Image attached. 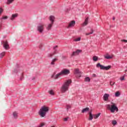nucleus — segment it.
<instances>
[{
  "label": "nucleus",
  "instance_id": "obj_22",
  "mask_svg": "<svg viewBox=\"0 0 127 127\" xmlns=\"http://www.w3.org/2000/svg\"><path fill=\"white\" fill-rule=\"evenodd\" d=\"M92 59L93 60V61H94L95 62L98 61V57L97 56H94L93 58H92Z\"/></svg>",
  "mask_w": 127,
  "mask_h": 127
},
{
  "label": "nucleus",
  "instance_id": "obj_4",
  "mask_svg": "<svg viewBox=\"0 0 127 127\" xmlns=\"http://www.w3.org/2000/svg\"><path fill=\"white\" fill-rule=\"evenodd\" d=\"M112 104V105L110 104H107L106 105V108L110 110L111 112V113H115V111H116V112H119V109L118 108V107L116 106V104L111 103Z\"/></svg>",
  "mask_w": 127,
  "mask_h": 127
},
{
  "label": "nucleus",
  "instance_id": "obj_8",
  "mask_svg": "<svg viewBox=\"0 0 127 127\" xmlns=\"http://www.w3.org/2000/svg\"><path fill=\"white\" fill-rule=\"evenodd\" d=\"M1 44H3V47L6 50L9 49V45H8V42H7V41H3L1 42Z\"/></svg>",
  "mask_w": 127,
  "mask_h": 127
},
{
  "label": "nucleus",
  "instance_id": "obj_24",
  "mask_svg": "<svg viewBox=\"0 0 127 127\" xmlns=\"http://www.w3.org/2000/svg\"><path fill=\"white\" fill-rule=\"evenodd\" d=\"M85 82H90L91 81V79L89 77H87L85 78Z\"/></svg>",
  "mask_w": 127,
  "mask_h": 127
},
{
  "label": "nucleus",
  "instance_id": "obj_43",
  "mask_svg": "<svg viewBox=\"0 0 127 127\" xmlns=\"http://www.w3.org/2000/svg\"><path fill=\"white\" fill-rule=\"evenodd\" d=\"M92 76H93V77H97V75H96L95 74H93L92 75Z\"/></svg>",
  "mask_w": 127,
  "mask_h": 127
},
{
  "label": "nucleus",
  "instance_id": "obj_26",
  "mask_svg": "<svg viewBox=\"0 0 127 127\" xmlns=\"http://www.w3.org/2000/svg\"><path fill=\"white\" fill-rule=\"evenodd\" d=\"M5 54V52H2L0 54V58H2L3 56H4Z\"/></svg>",
  "mask_w": 127,
  "mask_h": 127
},
{
  "label": "nucleus",
  "instance_id": "obj_46",
  "mask_svg": "<svg viewBox=\"0 0 127 127\" xmlns=\"http://www.w3.org/2000/svg\"><path fill=\"white\" fill-rule=\"evenodd\" d=\"M1 27V25L0 24V29Z\"/></svg>",
  "mask_w": 127,
  "mask_h": 127
},
{
  "label": "nucleus",
  "instance_id": "obj_44",
  "mask_svg": "<svg viewBox=\"0 0 127 127\" xmlns=\"http://www.w3.org/2000/svg\"><path fill=\"white\" fill-rule=\"evenodd\" d=\"M32 80H35V77H33L32 79Z\"/></svg>",
  "mask_w": 127,
  "mask_h": 127
},
{
  "label": "nucleus",
  "instance_id": "obj_13",
  "mask_svg": "<svg viewBox=\"0 0 127 127\" xmlns=\"http://www.w3.org/2000/svg\"><path fill=\"white\" fill-rule=\"evenodd\" d=\"M110 97V94L105 93L103 96V99L104 101H108L109 100V97Z\"/></svg>",
  "mask_w": 127,
  "mask_h": 127
},
{
  "label": "nucleus",
  "instance_id": "obj_25",
  "mask_svg": "<svg viewBox=\"0 0 127 127\" xmlns=\"http://www.w3.org/2000/svg\"><path fill=\"white\" fill-rule=\"evenodd\" d=\"M91 32L90 33H86L85 35H90V34H93V33H94V30L91 29Z\"/></svg>",
  "mask_w": 127,
  "mask_h": 127
},
{
  "label": "nucleus",
  "instance_id": "obj_3",
  "mask_svg": "<svg viewBox=\"0 0 127 127\" xmlns=\"http://www.w3.org/2000/svg\"><path fill=\"white\" fill-rule=\"evenodd\" d=\"M49 112V107L46 106H42L39 111V115L41 118H44L46 114Z\"/></svg>",
  "mask_w": 127,
  "mask_h": 127
},
{
  "label": "nucleus",
  "instance_id": "obj_15",
  "mask_svg": "<svg viewBox=\"0 0 127 127\" xmlns=\"http://www.w3.org/2000/svg\"><path fill=\"white\" fill-rule=\"evenodd\" d=\"M89 118L88 119L89 121H92L93 120V117H94V115L92 114V111H90L89 112Z\"/></svg>",
  "mask_w": 127,
  "mask_h": 127
},
{
  "label": "nucleus",
  "instance_id": "obj_29",
  "mask_svg": "<svg viewBox=\"0 0 127 127\" xmlns=\"http://www.w3.org/2000/svg\"><path fill=\"white\" fill-rule=\"evenodd\" d=\"M112 125H113L114 126H116V125H117V121L116 120L113 121Z\"/></svg>",
  "mask_w": 127,
  "mask_h": 127
},
{
  "label": "nucleus",
  "instance_id": "obj_14",
  "mask_svg": "<svg viewBox=\"0 0 127 127\" xmlns=\"http://www.w3.org/2000/svg\"><path fill=\"white\" fill-rule=\"evenodd\" d=\"M89 20V17H87L85 19L83 23L82 24V26H86L88 24V21Z\"/></svg>",
  "mask_w": 127,
  "mask_h": 127
},
{
  "label": "nucleus",
  "instance_id": "obj_11",
  "mask_svg": "<svg viewBox=\"0 0 127 127\" xmlns=\"http://www.w3.org/2000/svg\"><path fill=\"white\" fill-rule=\"evenodd\" d=\"M74 74H79L78 77H81V74H82V72L80 71L79 68H75L74 69Z\"/></svg>",
  "mask_w": 127,
  "mask_h": 127
},
{
  "label": "nucleus",
  "instance_id": "obj_39",
  "mask_svg": "<svg viewBox=\"0 0 127 127\" xmlns=\"http://www.w3.org/2000/svg\"><path fill=\"white\" fill-rule=\"evenodd\" d=\"M122 42H127V40H121Z\"/></svg>",
  "mask_w": 127,
  "mask_h": 127
},
{
  "label": "nucleus",
  "instance_id": "obj_49",
  "mask_svg": "<svg viewBox=\"0 0 127 127\" xmlns=\"http://www.w3.org/2000/svg\"><path fill=\"white\" fill-rule=\"evenodd\" d=\"M15 73H16V71H15Z\"/></svg>",
  "mask_w": 127,
  "mask_h": 127
},
{
  "label": "nucleus",
  "instance_id": "obj_38",
  "mask_svg": "<svg viewBox=\"0 0 127 127\" xmlns=\"http://www.w3.org/2000/svg\"><path fill=\"white\" fill-rule=\"evenodd\" d=\"M53 55H54L53 53L49 54V57L51 58V57H52V56H53Z\"/></svg>",
  "mask_w": 127,
  "mask_h": 127
},
{
  "label": "nucleus",
  "instance_id": "obj_16",
  "mask_svg": "<svg viewBox=\"0 0 127 127\" xmlns=\"http://www.w3.org/2000/svg\"><path fill=\"white\" fill-rule=\"evenodd\" d=\"M89 110H90V108H89V107H86L82 109L81 113L82 114H84V113H87V112H88Z\"/></svg>",
  "mask_w": 127,
  "mask_h": 127
},
{
  "label": "nucleus",
  "instance_id": "obj_37",
  "mask_svg": "<svg viewBox=\"0 0 127 127\" xmlns=\"http://www.w3.org/2000/svg\"><path fill=\"white\" fill-rule=\"evenodd\" d=\"M23 74H22L20 78V80L21 81L23 80Z\"/></svg>",
  "mask_w": 127,
  "mask_h": 127
},
{
  "label": "nucleus",
  "instance_id": "obj_41",
  "mask_svg": "<svg viewBox=\"0 0 127 127\" xmlns=\"http://www.w3.org/2000/svg\"><path fill=\"white\" fill-rule=\"evenodd\" d=\"M58 48V46H55V47H54V49L55 50L56 49V48Z\"/></svg>",
  "mask_w": 127,
  "mask_h": 127
},
{
  "label": "nucleus",
  "instance_id": "obj_40",
  "mask_svg": "<svg viewBox=\"0 0 127 127\" xmlns=\"http://www.w3.org/2000/svg\"><path fill=\"white\" fill-rule=\"evenodd\" d=\"M56 52H57V50H55V51L54 52V53H53V54H54V55L55 54H56Z\"/></svg>",
  "mask_w": 127,
  "mask_h": 127
},
{
  "label": "nucleus",
  "instance_id": "obj_21",
  "mask_svg": "<svg viewBox=\"0 0 127 127\" xmlns=\"http://www.w3.org/2000/svg\"><path fill=\"white\" fill-rule=\"evenodd\" d=\"M14 1V0H7V4H10V3H12Z\"/></svg>",
  "mask_w": 127,
  "mask_h": 127
},
{
  "label": "nucleus",
  "instance_id": "obj_31",
  "mask_svg": "<svg viewBox=\"0 0 127 127\" xmlns=\"http://www.w3.org/2000/svg\"><path fill=\"white\" fill-rule=\"evenodd\" d=\"M3 12V9L2 8H0V15Z\"/></svg>",
  "mask_w": 127,
  "mask_h": 127
},
{
  "label": "nucleus",
  "instance_id": "obj_12",
  "mask_svg": "<svg viewBox=\"0 0 127 127\" xmlns=\"http://www.w3.org/2000/svg\"><path fill=\"white\" fill-rule=\"evenodd\" d=\"M18 16V14L17 13L13 14H12L10 17V20H14V19H15V18H16V17H17Z\"/></svg>",
  "mask_w": 127,
  "mask_h": 127
},
{
  "label": "nucleus",
  "instance_id": "obj_6",
  "mask_svg": "<svg viewBox=\"0 0 127 127\" xmlns=\"http://www.w3.org/2000/svg\"><path fill=\"white\" fill-rule=\"evenodd\" d=\"M96 67L97 68H100L101 70H110V69H111V68H112V66L111 65H108L107 66H105L102 64H101L100 63H98L96 64Z\"/></svg>",
  "mask_w": 127,
  "mask_h": 127
},
{
  "label": "nucleus",
  "instance_id": "obj_1",
  "mask_svg": "<svg viewBox=\"0 0 127 127\" xmlns=\"http://www.w3.org/2000/svg\"><path fill=\"white\" fill-rule=\"evenodd\" d=\"M71 83L72 80H71V79L66 80L61 88V92L62 93H65V92H67V91L69 90V87Z\"/></svg>",
  "mask_w": 127,
  "mask_h": 127
},
{
  "label": "nucleus",
  "instance_id": "obj_7",
  "mask_svg": "<svg viewBox=\"0 0 127 127\" xmlns=\"http://www.w3.org/2000/svg\"><path fill=\"white\" fill-rule=\"evenodd\" d=\"M37 30L40 32V33H42L44 30V24H39L37 27Z\"/></svg>",
  "mask_w": 127,
  "mask_h": 127
},
{
  "label": "nucleus",
  "instance_id": "obj_30",
  "mask_svg": "<svg viewBox=\"0 0 127 127\" xmlns=\"http://www.w3.org/2000/svg\"><path fill=\"white\" fill-rule=\"evenodd\" d=\"M71 109V106L70 105H66V110L68 111V110H70Z\"/></svg>",
  "mask_w": 127,
  "mask_h": 127
},
{
  "label": "nucleus",
  "instance_id": "obj_47",
  "mask_svg": "<svg viewBox=\"0 0 127 127\" xmlns=\"http://www.w3.org/2000/svg\"><path fill=\"white\" fill-rule=\"evenodd\" d=\"M5 37H6V36H4V37H3V38H5Z\"/></svg>",
  "mask_w": 127,
  "mask_h": 127
},
{
  "label": "nucleus",
  "instance_id": "obj_32",
  "mask_svg": "<svg viewBox=\"0 0 127 127\" xmlns=\"http://www.w3.org/2000/svg\"><path fill=\"white\" fill-rule=\"evenodd\" d=\"M80 40H81V38H78L77 39H76L74 41H80Z\"/></svg>",
  "mask_w": 127,
  "mask_h": 127
},
{
  "label": "nucleus",
  "instance_id": "obj_45",
  "mask_svg": "<svg viewBox=\"0 0 127 127\" xmlns=\"http://www.w3.org/2000/svg\"><path fill=\"white\" fill-rule=\"evenodd\" d=\"M115 19H116V18H115V17H113V20H115Z\"/></svg>",
  "mask_w": 127,
  "mask_h": 127
},
{
  "label": "nucleus",
  "instance_id": "obj_18",
  "mask_svg": "<svg viewBox=\"0 0 127 127\" xmlns=\"http://www.w3.org/2000/svg\"><path fill=\"white\" fill-rule=\"evenodd\" d=\"M17 115L18 113L16 112H14L13 113V116L14 117V119H17Z\"/></svg>",
  "mask_w": 127,
  "mask_h": 127
},
{
  "label": "nucleus",
  "instance_id": "obj_33",
  "mask_svg": "<svg viewBox=\"0 0 127 127\" xmlns=\"http://www.w3.org/2000/svg\"><path fill=\"white\" fill-rule=\"evenodd\" d=\"M42 46H43V44H40V45L39 46V48L41 49V48H42Z\"/></svg>",
  "mask_w": 127,
  "mask_h": 127
},
{
  "label": "nucleus",
  "instance_id": "obj_35",
  "mask_svg": "<svg viewBox=\"0 0 127 127\" xmlns=\"http://www.w3.org/2000/svg\"><path fill=\"white\" fill-rule=\"evenodd\" d=\"M2 19H7V16H3Z\"/></svg>",
  "mask_w": 127,
  "mask_h": 127
},
{
  "label": "nucleus",
  "instance_id": "obj_36",
  "mask_svg": "<svg viewBox=\"0 0 127 127\" xmlns=\"http://www.w3.org/2000/svg\"><path fill=\"white\" fill-rule=\"evenodd\" d=\"M69 119V118H65L64 119V122H67L68 121V119Z\"/></svg>",
  "mask_w": 127,
  "mask_h": 127
},
{
  "label": "nucleus",
  "instance_id": "obj_10",
  "mask_svg": "<svg viewBox=\"0 0 127 127\" xmlns=\"http://www.w3.org/2000/svg\"><path fill=\"white\" fill-rule=\"evenodd\" d=\"M75 24H76V21H75V20L71 21L68 24L67 28H69V27H73L75 26Z\"/></svg>",
  "mask_w": 127,
  "mask_h": 127
},
{
  "label": "nucleus",
  "instance_id": "obj_17",
  "mask_svg": "<svg viewBox=\"0 0 127 127\" xmlns=\"http://www.w3.org/2000/svg\"><path fill=\"white\" fill-rule=\"evenodd\" d=\"M100 116H101V113H98L97 114L93 115V118L96 120L98 119V118H99V117Z\"/></svg>",
  "mask_w": 127,
  "mask_h": 127
},
{
  "label": "nucleus",
  "instance_id": "obj_9",
  "mask_svg": "<svg viewBox=\"0 0 127 127\" xmlns=\"http://www.w3.org/2000/svg\"><path fill=\"white\" fill-rule=\"evenodd\" d=\"M82 52V50H76L75 51L73 52L72 54H71V56H76V55H79L80 53Z\"/></svg>",
  "mask_w": 127,
  "mask_h": 127
},
{
  "label": "nucleus",
  "instance_id": "obj_19",
  "mask_svg": "<svg viewBox=\"0 0 127 127\" xmlns=\"http://www.w3.org/2000/svg\"><path fill=\"white\" fill-rule=\"evenodd\" d=\"M48 93L49 94H50V95H51L52 96H54V91H53V90L51 89L48 91Z\"/></svg>",
  "mask_w": 127,
  "mask_h": 127
},
{
  "label": "nucleus",
  "instance_id": "obj_27",
  "mask_svg": "<svg viewBox=\"0 0 127 127\" xmlns=\"http://www.w3.org/2000/svg\"><path fill=\"white\" fill-rule=\"evenodd\" d=\"M120 95H121V93H120V92H119V91H117L115 93L116 97H120Z\"/></svg>",
  "mask_w": 127,
  "mask_h": 127
},
{
  "label": "nucleus",
  "instance_id": "obj_48",
  "mask_svg": "<svg viewBox=\"0 0 127 127\" xmlns=\"http://www.w3.org/2000/svg\"><path fill=\"white\" fill-rule=\"evenodd\" d=\"M126 71V72H127V70H125Z\"/></svg>",
  "mask_w": 127,
  "mask_h": 127
},
{
  "label": "nucleus",
  "instance_id": "obj_20",
  "mask_svg": "<svg viewBox=\"0 0 127 127\" xmlns=\"http://www.w3.org/2000/svg\"><path fill=\"white\" fill-rule=\"evenodd\" d=\"M57 60H58V59H54V60H53V61L51 63V65H55V64L54 63L56 62V61H57Z\"/></svg>",
  "mask_w": 127,
  "mask_h": 127
},
{
  "label": "nucleus",
  "instance_id": "obj_28",
  "mask_svg": "<svg viewBox=\"0 0 127 127\" xmlns=\"http://www.w3.org/2000/svg\"><path fill=\"white\" fill-rule=\"evenodd\" d=\"M125 77H126V74H124L123 77H121L120 78V80H121V81H124V80H125Z\"/></svg>",
  "mask_w": 127,
  "mask_h": 127
},
{
  "label": "nucleus",
  "instance_id": "obj_23",
  "mask_svg": "<svg viewBox=\"0 0 127 127\" xmlns=\"http://www.w3.org/2000/svg\"><path fill=\"white\" fill-rule=\"evenodd\" d=\"M105 59H112L113 58V57L111 56H106L104 57Z\"/></svg>",
  "mask_w": 127,
  "mask_h": 127
},
{
  "label": "nucleus",
  "instance_id": "obj_2",
  "mask_svg": "<svg viewBox=\"0 0 127 127\" xmlns=\"http://www.w3.org/2000/svg\"><path fill=\"white\" fill-rule=\"evenodd\" d=\"M69 74H70V70L69 69L65 68L63 69L60 72L57 74L55 76L54 75H53L52 76V78H54V79H58V78L60 77V76H65Z\"/></svg>",
  "mask_w": 127,
  "mask_h": 127
},
{
  "label": "nucleus",
  "instance_id": "obj_34",
  "mask_svg": "<svg viewBox=\"0 0 127 127\" xmlns=\"http://www.w3.org/2000/svg\"><path fill=\"white\" fill-rule=\"evenodd\" d=\"M110 85H111V86H114V85H115V82L111 81Z\"/></svg>",
  "mask_w": 127,
  "mask_h": 127
},
{
  "label": "nucleus",
  "instance_id": "obj_42",
  "mask_svg": "<svg viewBox=\"0 0 127 127\" xmlns=\"http://www.w3.org/2000/svg\"><path fill=\"white\" fill-rule=\"evenodd\" d=\"M62 58L63 59H66V56H63Z\"/></svg>",
  "mask_w": 127,
  "mask_h": 127
},
{
  "label": "nucleus",
  "instance_id": "obj_5",
  "mask_svg": "<svg viewBox=\"0 0 127 127\" xmlns=\"http://www.w3.org/2000/svg\"><path fill=\"white\" fill-rule=\"evenodd\" d=\"M50 20L51 21V23L50 24H49L47 27V29L48 30H50V29H51V28H52V26H53V24L54 23V20H55V17L52 15L50 16Z\"/></svg>",
  "mask_w": 127,
  "mask_h": 127
}]
</instances>
